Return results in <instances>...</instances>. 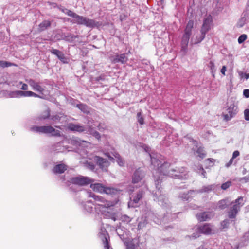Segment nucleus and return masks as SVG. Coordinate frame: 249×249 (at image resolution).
Instances as JSON below:
<instances>
[{
    "label": "nucleus",
    "instance_id": "4468645a",
    "mask_svg": "<svg viewBox=\"0 0 249 249\" xmlns=\"http://www.w3.org/2000/svg\"><path fill=\"white\" fill-rule=\"evenodd\" d=\"M212 22V16L209 15L204 19L203 24L200 30V32L207 34L211 29V25Z\"/></svg>",
    "mask_w": 249,
    "mask_h": 249
},
{
    "label": "nucleus",
    "instance_id": "2eb2a0df",
    "mask_svg": "<svg viewBox=\"0 0 249 249\" xmlns=\"http://www.w3.org/2000/svg\"><path fill=\"white\" fill-rule=\"evenodd\" d=\"M93 160L96 162L97 165L103 170H106L108 165V162L107 159L98 156L93 157Z\"/></svg>",
    "mask_w": 249,
    "mask_h": 249
},
{
    "label": "nucleus",
    "instance_id": "aec40b11",
    "mask_svg": "<svg viewBox=\"0 0 249 249\" xmlns=\"http://www.w3.org/2000/svg\"><path fill=\"white\" fill-rule=\"evenodd\" d=\"M67 169V166L64 163L55 165L52 169V172L55 175L63 173Z\"/></svg>",
    "mask_w": 249,
    "mask_h": 249
},
{
    "label": "nucleus",
    "instance_id": "c756f323",
    "mask_svg": "<svg viewBox=\"0 0 249 249\" xmlns=\"http://www.w3.org/2000/svg\"><path fill=\"white\" fill-rule=\"evenodd\" d=\"M124 242L126 247V249H136L137 246H138L137 240L136 239H133L128 243Z\"/></svg>",
    "mask_w": 249,
    "mask_h": 249
},
{
    "label": "nucleus",
    "instance_id": "49530a36",
    "mask_svg": "<svg viewBox=\"0 0 249 249\" xmlns=\"http://www.w3.org/2000/svg\"><path fill=\"white\" fill-rule=\"evenodd\" d=\"M231 185V182L230 181H228L225 183L222 184L221 186V188L222 190H225L228 188H229Z\"/></svg>",
    "mask_w": 249,
    "mask_h": 249
},
{
    "label": "nucleus",
    "instance_id": "473e14b6",
    "mask_svg": "<svg viewBox=\"0 0 249 249\" xmlns=\"http://www.w3.org/2000/svg\"><path fill=\"white\" fill-rule=\"evenodd\" d=\"M196 153L201 159H203L206 156V152L203 147H198L196 151Z\"/></svg>",
    "mask_w": 249,
    "mask_h": 249
},
{
    "label": "nucleus",
    "instance_id": "13d9d810",
    "mask_svg": "<svg viewBox=\"0 0 249 249\" xmlns=\"http://www.w3.org/2000/svg\"><path fill=\"white\" fill-rule=\"evenodd\" d=\"M243 180L245 182H249V176H247L242 178H241L239 179V181L241 182Z\"/></svg>",
    "mask_w": 249,
    "mask_h": 249
},
{
    "label": "nucleus",
    "instance_id": "f03ea898",
    "mask_svg": "<svg viewBox=\"0 0 249 249\" xmlns=\"http://www.w3.org/2000/svg\"><path fill=\"white\" fill-rule=\"evenodd\" d=\"M82 196L87 195L88 197H91L95 200L99 201L100 203H97L95 205L96 212L99 214L101 213L106 218H110L115 221L117 220L116 213L113 210L115 203L113 202L107 201L101 196H97L91 192H87L83 191Z\"/></svg>",
    "mask_w": 249,
    "mask_h": 249
},
{
    "label": "nucleus",
    "instance_id": "72a5a7b5",
    "mask_svg": "<svg viewBox=\"0 0 249 249\" xmlns=\"http://www.w3.org/2000/svg\"><path fill=\"white\" fill-rule=\"evenodd\" d=\"M102 240L104 244V249H112L109 245V236L108 234L107 233L106 235L103 234Z\"/></svg>",
    "mask_w": 249,
    "mask_h": 249
},
{
    "label": "nucleus",
    "instance_id": "37998d69",
    "mask_svg": "<svg viewBox=\"0 0 249 249\" xmlns=\"http://www.w3.org/2000/svg\"><path fill=\"white\" fill-rule=\"evenodd\" d=\"M85 166L91 171H94L95 169V165L91 162H88V161H86L84 163Z\"/></svg>",
    "mask_w": 249,
    "mask_h": 249
},
{
    "label": "nucleus",
    "instance_id": "423d86ee",
    "mask_svg": "<svg viewBox=\"0 0 249 249\" xmlns=\"http://www.w3.org/2000/svg\"><path fill=\"white\" fill-rule=\"evenodd\" d=\"M243 197L240 196L234 201H232L231 204H233L230 207L227 212L228 216L229 219H234L236 218L240 209L244 205Z\"/></svg>",
    "mask_w": 249,
    "mask_h": 249
},
{
    "label": "nucleus",
    "instance_id": "6e6d98bb",
    "mask_svg": "<svg viewBox=\"0 0 249 249\" xmlns=\"http://www.w3.org/2000/svg\"><path fill=\"white\" fill-rule=\"evenodd\" d=\"M244 118L246 121H249V109H246L244 111Z\"/></svg>",
    "mask_w": 249,
    "mask_h": 249
},
{
    "label": "nucleus",
    "instance_id": "cd10ccee",
    "mask_svg": "<svg viewBox=\"0 0 249 249\" xmlns=\"http://www.w3.org/2000/svg\"><path fill=\"white\" fill-rule=\"evenodd\" d=\"M194 192V190H191L187 193H181L179 194L178 197L183 201H188L190 198V195Z\"/></svg>",
    "mask_w": 249,
    "mask_h": 249
},
{
    "label": "nucleus",
    "instance_id": "a19ab883",
    "mask_svg": "<svg viewBox=\"0 0 249 249\" xmlns=\"http://www.w3.org/2000/svg\"><path fill=\"white\" fill-rule=\"evenodd\" d=\"M46 119L50 120V114L49 110L40 115L38 117V120L40 121L45 120Z\"/></svg>",
    "mask_w": 249,
    "mask_h": 249
},
{
    "label": "nucleus",
    "instance_id": "052dcab7",
    "mask_svg": "<svg viewBox=\"0 0 249 249\" xmlns=\"http://www.w3.org/2000/svg\"><path fill=\"white\" fill-rule=\"evenodd\" d=\"M234 159H233V158H231L229 160V162L225 164V167L227 168H229L231 165H232V164L233 163Z\"/></svg>",
    "mask_w": 249,
    "mask_h": 249
},
{
    "label": "nucleus",
    "instance_id": "774afa93",
    "mask_svg": "<svg viewBox=\"0 0 249 249\" xmlns=\"http://www.w3.org/2000/svg\"><path fill=\"white\" fill-rule=\"evenodd\" d=\"M113 156L115 158L117 159L118 158H120L121 157L120 155L117 152H114L112 153Z\"/></svg>",
    "mask_w": 249,
    "mask_h": 249
},
{
    "label": "nucleus",
    "instance_id": "a211bd4d",
    "mask_svg": "<svg viewBox=\"0 0 249 249\" xmlns=\"http://www.w3.org/2000/svg\"><path fill=\"white\" fill-rule=\"evenodd\" d=\"M50 52L52 54L56 55L63 63H67V59L62 52L53 48L50 50Z\"/></svg>",
    "mask_w": 249,
    "mask_h": 249
},
{
    "label": "nucleus",
    "instance_id": "2f4dec72",
    "mask_svg": "<svg viewBox=\"0 0 249 249\" xmlns=\"http://www.w3.org/2000/svg\"><path fill=\"white\" fill-rule=\"evenodd\" d=\"M92 185L93 186V189L95 191L104 193L106 186L101 183H95Z\"/></svg>",
    "mask_w": 249,
    "mask_h": 249
},
{
    "label": "nucleus",
    "instance_id": "603ef678",
    "mask_svg": "<svg viewBox=\"0 0 249 249\" xmlns=\"http://www.w3.org/2000/svg\"><path fill=\"white\" fill-rule=\"evenodd\" d=\"M208 67L210 68L212 72H213V71H215L216 69H215V64H214V63L212 61H211L209 64H208Z\"/></svg>",
    "mask_w": 249,
    "mask_h": 249
},
{
    "label": "nucleus",
    "instance_id": "1a4fd4ad",
    "mask_svg": "<svg viewBox=\"0 0 249 249\" xmlns=\"http://www.w3.org/2000/svg\"><path fill=\"white\" fill-rule=\"evenodd\" d=\"M238 107L233 101H229L227 103V113L223 114L224 119L226 121H230L237 113Z\"/></svg>",
    "mask_w": 249,
    "mask_h": 249
},
{
    "label": "nucleus",
    "instance_id": "f704fd0d",
    "mask_svg": "<svg viewBox=\"0 0 249 249\" xmlns=\"http://www.w3.org/2000/svg\"><path fill=\"white\" fill-rule=\"evenodd\" d=\"M11 66L17 67L18 65L14 63L4 60H0V68L4 69Z\"/></svg>",
    "mask_w": 249,
    "mask_h": 249
},
{
    "label": "nucleus",
    "instance_id": "b1692460",
    "mask_svg": "<svg viewBox=\"0 0 249 249\" xmlns=\"http://www.w3.org/2000/svg\"><path fill=\"white\" fill-rule=\"evenodd\" d=\"M201 234H209L211 233L212 229L210 224L205 223L202 225L199 226L197 228Z\"/></svg>",
    "mask_w": 249,
    "mask_h": 249
},
{
    "label": "nucleus",
    "instance_id": "412c9836",
    "mask_svg": "<svg viewBox=\"0 0 249 249\" xmlns=\"http://www.w3.org/2000/svg\"><path fill=\"white\" fill-rule=\"evenodd\" d=\"M68 129L71 131L83 132L86 130V126L78 124L71 123L69 124Z\"/></svg>",
    "mask_w": 249,
    "mask_h": 249
},
{
    "label": "nucleus",
    "instance_id": "864d4df0",
    "mask_svg": "<svg viewBox=\"0 0 249 249\" xmlns=\"http://www.w3.org/2000/svg\"><path fill=\"white\" fill-rule=\"evenodd\" d=\"M196 231L193 233L192 235V237L194 239H196L200 236L201 234L200 232H199V230L196 229Z\"/></svg>",
    "mask_w": 249,
    "mask_h": 249
},
{
    "label": "nucleus",
    "instance_id": "bf43d9fd",
    "mask_svg": "<svg viewBox=\"0 0 249 249\" xmlns=\"http://www.w3.org/2000/svg\"><path fill=\"white\" fill-rule=\"evenodd\" d=\"M243 96L248 98H249V89H245L243 90Z\"/></svg>",
    "mask_w": 249,
    "mask_h": 249
},
{
    "label": "nucleus",
    "instance_id": "338daca9",
    "mask_svg": "<svg viewBox=\"0 0 249 249\" xmlns=\"http://www.w3.org/2000/svg\"><path fill=\"white\" fill-rule=\"evenodd\" d=\"M149 61L147 59H142V64L143 65H148L149 64Z\"/></svg>",
    "mask_w": 249,
    "mask_h": 249
},
{
    "label": "nucleus",
    "instance_id": "9d476101",
    "mask_svg": "<svg viewBox=\"0 0 249 249\" xmlns=\"http://www.w3.org/2000/svg\"><path fill=\"white\" fill-rule=\"evenodd\" d=\"M145 194L143 189H140L137 192L133 193L130 196V200L128 202L129 208L136 207L139 201L142 198Z\"/></svg>",
    "mask_w": 249,
    "mask_h": 249
},
{
    "label": "nucleus",
    "instance_id": "de8ad7c7",
    "mask_svg": "<svg viewBox=\"0 0 249 249\" xmlns=\"http://www.w3.org/2000/svg\"><path fill=\"white\" fill-rule=\"evenodd\" d=\"M247 38V36L246 34H242L239 36L238 38V42L239 44H242Z\"/></svg>",
    "mask_w": 249,
    "mask_h": 249
},
{
    "label": "nucleus",
    "instance_id": "7ed1b4c3",
    "mask_svg": "<svg viewBox=\"0 0 249 249\" xmlns=\"http://www.w3.org/2000/svg\"><path fill=\"white\" fill-rule=\"evenodd\" d=\"M30 130L39 134L49 135L52 137H58L61 136V132L55 129L51 125H34L30 128Z\"/></svg>",
    "mask_w": 249,
    "mask_h": 249
},
{
    "label": "nucleus",
    "instance_id": "20e7f679",
    "mask_svg": "<svg viewBox=\"0 0 249 249\" xmlns=\"http://www.w3.org/2000/svg\"><path fill=\"white\" fill-rule=\"evenodd\" d=\"M194 27V21L190 20L186 24L181 41V51L183 53L187 51L188 43Z\"/></svg>",
    "mask_w": 249,
    "mask_h": 249
},
{
    "label": "nucleus",
    "instance_id": "4be33fe9",
    "mask_svg": "<svg viewBox=\"0 0 249 249\" xmlns=\"http://www.w3.org/2000/svg\"><path fill=\"white\" fill-rule=\"evenodd\" d=\"M231 204V203H230L229 198H226L219 200L217 202L216 209L219 210H223L227 208Z\"/></svg>",
    "mask_w": 249,
    "mask_h": 249
},
{
    "label": "nucleus",
    "instance_id": "bb28decb",
    "mask_svg": "<svg viewBox=\"0 0 249 249\" xmlns=\"http://www.w3.org/2000/svg\"><path fill=\"white\" fill-rule=\"evenodd\" d=\"M194 170L199 175L201 176L203 178H205L206 177V172L204 169L202 165L198 164L197 165H195Z\"/></svg>",
    "mask_w": 249,
    "mask_h": 249
},
{
    "label": "nucleus",
    "instance_id": "9b49d317",
    "mask_svg": "<svg viewBox=\"0 0 249 249\" xmlns=\"http://www.w3.org/2000/svg\"><path fill=\"white\" fill-rule=\"evenodd\" d=\"M127 54V53L121 54L117 53L113 55L110 56L109 59L112 63L125 64L128 60Z\"/></svg>",
    "mask_w": 249,
    "mask_h": 249
},
{
    "label": "nucleus",
    "instance_id": "58836bf2",
    "mask_svg": "<svg viewBox=\"0 0 249 249\" xmlns=\"http://www.w3.org/2000/svg\"><path fill=\"white\" fill-rule=\"evenodd\" d=\"M63 114L61 113L57 114L55 115H50V120L53 121L54 123L59 122L62 117Z\"/></svg>",
    "mask_w": 249,
    "mask_h": 249
},
{
    "label": "nucleus",
    "instance_id": "e2e57ef3",
    "mask_svg": "<svg viewBox=\"0 0 249 249\" xmlns=\"http://www.w3.org/2000/svg\"><path fill=\"white\" fill-rule=\"evenodd\" d=\"M240 154L238 150L234 151L232 154V158L233 159L236 158L237 157H238Z\"/></svg>",
    "mask_w": 249,
    "mask_h": 249
},
{
    "label": "nucleus",
    "instance_id": "c9c22d12",
    "mask_svg": "<svg viewBox=\"0 0 249 249\" xmlns=\"http://www.w3.org/2000/svg\"><path fill=\"white\" fill-rule=\"evenodd\" d=\"M201 35L198 36H196V38L194 40L193 43L194 44H197L202 42L205 38L206 34L203 32H200Z\"/></svg>",
    "mask_w": 249,
    "mask_h": 249
},
{
    "label": "nucleus",
    "instance_id": "4c0bfd02",
    "mask_svg": "<svg viewBox=\"0 0 249 249\" xmlns=\"http://www.w3.org/2000/svg\"><path fill=\"white\" fill-rule=\"evenodd\" d=\"M76 38H77V36H74V35H68V36L62 35L61 38H59L58 39V40L64 39L66 41L71 42H72Z\"/></svg>",
    "mask_w": 249,
    "mask_h": 249
},
{
    "label": "nucleus",
    "instance_id": "f3484780",
    "mask_svg": "<svg viewBox=\"0 0 249 249\" xmlns=\"http://www.w3.org/2000/svg\"><path fill=\"white\" fill-rule=\"evenodd\" d=\"M26 81L32 87L33 90L41 93H42L44 91V88L42 87L38 83L36 82L35 80L32 79H30L29 80H27Z\"/></svg>",
    "mask_w": 249,
    "mask_h": 249
},
{
    "label": "nucleus",
    "instance_id": "f8f14e48",
    "mask_svg": "<svg viewBox=\"0 0 249 249\" xmlns=\"http://www.w3.org/2000/svg\"><path fill=\"white\" fill-rule=\"evenodd\" d=\"M145 175V174L143 170L140 168L137 169L132 175V183L133 185L138 183L140 186V184H142L141 181Z\"/></svg>",
    "mask_w": 249,
    "mask_h": 249
},
{
    "label": "nucleus",
    "instance_id": "393cba45",
    "mask_svg": "<svg viewBox=\"0 0 249 249\" xmlns=\"http://www.w3.org/2000/svg\"><path fill=\"white\" fill-rule=\"evenodd\" d=\"M120 190L111 187H105L104 193L109 195H117L120 194Z\"/></svg>",
    "mask_w": 249,
    "mask_h": 249
},
{
    "label": "nucleus",
    "instance_id": "5701e85b",
    "mask_svg": "<svg viewBox=\"0 0 249 249\" xmlns=\"http://www.w3.org/2000/svg\"><path fill=\"white\" fill-rule=\"evenodd\" d=\"M116 232L122 241H124L126 239V229L124 227L118 226Z\"/></svg>",
    "mask_w": 249,
    "mask_h": 249
},
{
    "label": "nucleus",
    "instance_id": "a18cd8bd",
    "mask_svg": "<svg viewBox=\"0 0 249 249\" xmlns=\"http://www.w3.org/2000/svg\"><path fill=\"white\" fill-rule=\"evenodd\" d=\"M9 95L11 98H19V90L11 91Z\"/></svg>",
    "mask_w": 249,
    "mask_h": 249
},
{
    "label": "nucleus",
    "instance_id": "c03bdc74",
    "mask_svg": "<svg viewBox=\"0 0 249 249\" xmlns=\"http://www.w3.org/2000/svg\"><path fill=\"white\" fill-rule=\"evenodd\" d=\"M121 220L122 222H126V223H129L131 221L132 218H130L128 215L124 214L121 216Z\"/></svg>",
    "mask_w": 249,
    "mask_h": 249
},
{
    "label": "nucleus",
    "instance_id": "4d7b16f0",
    "mask_svg": "<svg viewBox=\"0 0 249 249\" xmlns=\"http://www.w3.org/2000/svg\"><path fill=\"white\" fill-rule=\"evenodd\" d=\"M206 162H208L209 166H213L214 162L215 161V160L212 158H208L206 160Z\"/></svg>",
    "mask_w": 249,
    "mask_h": 249
},
{
    "label": "nucleus",
    "instance_id": "6ab92c4d",
    "mask_svg": "<svg viewBox=\"0 0 249 249\" xmlns=\"http://www.w3.org/2000/svg\"><path fill=\"white\" fill-rule=\"evenodd\" d=\"M249 9H246L242 15L241 18L238 20L237 23V27L239 28L243 27L245 24L247 19L249 18Z\"/></svg>",
    "mask_w": 249,
    "mask_h": 249
},
{
    "label": "nucleus",
    "instance_id": "7c9ffc66",
    "mask_svg": "<svg viewBox=\"0 0 249 249\" xmlns=\"http://www.w3.org/2000/svg\"><path fill=\"white\" fill-rule=\"evenodd\" d=\"M214 187V184L203 186L201 189L197 190L198 193H209L211 192Z\"/></svg>",
    "mask_w": 249,
    "mask_h": 249
},
{
    "label": "nucleus",
    "instance_id": "8fccbe9b",
    "mask_svg": "<svg viewBox=\"0 0 249 249\" xmlns=\"http://www.w3.org/2000/svg\"><path fill=\"white\" fill-rule=\"evenodd\" d=\"M31 91H21L19 90L20 97H30Z\"/></svg>",
    "mask_w": 249,
    "mask_h": 249
},
{
    "label": "nucleus",
    "instance_id": "69168bd1",
    "mask_svg": "<svg viewBox=\"0 0 249 249\" xmlns=\"http://www.w3.org/2000/svg\"><path fill=\"white\" fill-rule=\"evenodd\" d=\"M226 71V66H223L221 69V72L222 74L224 75H225V72Z\"/></svg>",
    "mask_w": 249,
    "mask_h": 249
},
{
    "label": "nucleus",
    "instance_id": "3c124183",
    "mask_svg": "<svg viewBox=\"0 0 249 249\" xmlns=\"http://www.w3.org/2000/svg\"><path fill=\"white\" fill-rule=\"evenodd\" d=\"M75 185L72 184L71 186V184L70 186H68L69 187V191L71 193H76L77 192V189L76 187L74 186Z\"/></svg>",
    "mask_w": 249,
    "mask_h": 249
},
{
    "label": "nucleus",
    "instance_id": "0e129e2a",
    "mask_svg": "<svg viewBox=\"0 0 249 249\" xmlns=\"http://www.w3.org/2000/svg\"><path fill=\"white\" fill-rule=\"evenodd\" d=\"M105 154L107 157H108V158L110 161H112L114 160V158L113 157H112L109 153L107 152V153H106Z\"/></svg>",
    "mask_w": 249,
    "mask_h": 249
},
{
    "label": "nucleus",
    "instance_id": "39448f33",
    "mask_svg": "<svg viewBox=\"0 0 249 249\" xmlns=\"http://www.w3.org/2000/svg\"><path fill=\"white\" fill-rule=\"evenodd\" d=\"M73 18H74L71 22L73 24L84 25L87 27L93 28L98 27L101 24L99 22L96 21L94 19H89L82 16H80L75 13Z\"/></svg>",
    "mask_w": 249,
    "mask_h": 249
},
{
    "label": "nucleus",
    "instance_id": "dca6fc26",
    "mask_svg": "<svg viewBox=\"0 0 249 249\" xmlns=\"http://www.w3.org/2000/svg\"><path fill=\"white\" fill-rule=\"evenodd\" d=\"M213 214L211 212H204L199 213L196 215L197 220L199 221H206L211 219Z\"/></svg>",
    "mask_w": 249,
    "mask_h": 249
},
{
    "label": "nucleus",
    "instance_id": "e433bc0d",
    "mask_svg": "<svg viewBox=\"0 0 249 249\" xmlns=\"http://www.w3.org/2000/svg\"><path fill=\"white\" fill-rule=\"evenodd\" d=\"M60 11H61L62 12L65 13L66 15L71 17L73 18L75 13L73 12L71 10H69L68 9H67L64 7H60L59 8Z\"/></svg>",
    "mask_w": 249,
    "mask_h": 249
},
{
    "label": "nucleus",
    "instance_id": "680f3d73",
    "mask_svg": "<svg viewBox=\"0 0 249 249\" xmlns=\"http://www.w3.org/2000/svg\"><path fill=\"white\" fill-rule=\"evenodd\" d=\"M92 136L94 137L97 140L100 139L101 136L100 133L96 130L94 133L92 134Z\"/></svg>",
    "mask_w": 249,
    "mask_h": 249
},
{
    "label": "nucleus",
    "instance_id": "79ce46f5",
    "mask_svg": "<svg viewBox=\"0 0 249 249\" xmlns=\"http://www.w3.org/2000/svg\"><path fill=\"white\" fill-rule=\"evenodd\" d=\"M137 122L140 125H143L144 124V118L142 116V112H139L137 114Z\"/></svg>",
    "mask_w": 249,
    "mask_h": 249
},
{
    "label": "nucleus",
    "instance_id": "f257e3e1",
    "mask_svg": "<svg viewBox=\"0 0 249 249\" xmlns=\"http://www.w3.org/2000/svg\"><path fill=\"white\" fill-rule=\"evenodd\" d=\"M150 156L151 164L158 169L160 174L157 178L154 176L156 190L152 192L153 199L162 207H167L169 206L168 200L166 196L163 193L161 183L165 177L164 176L169 177L170 170L169 168L170 164L168 162H164L163 163H161V162L157 157H154L151 154H150Z\"/></svg>",
    "mask_w": 249,
    "mask_h": 249
},
{
    "label": "nucleus",
    "instance_id": "6e6552de",
    "mask_svg": "<svg viewBox=\"0 0 249 249\" xmlns=\"http://www.w3.org/2000/svg\"><path fill=\"white\" fill-rule=\"evenodd\" d=\"M90 183V179L87 177L79 175L76 177H71L70 179L65 182L67 186H70L71 184L80 186L87 185Z\"/></svg>",
    "mask_w": 249,
    "mask_h": 249
},
{
    "label": "nucleus",
    "instance_id": "0eeeda50",
    "mask_svg": "<svg viewBox=\"0 0 249 249\" xmlns=\"http://www.w3.org/2000/svg\"><path fill=\"white\" fill-rule=\"evenodd\" d=\"M169 177L174 179H186L189 177L188 172L184 167H176L170 170Z\"/></svg>",
    "mask_w": 249,
    "mask_h": 249
},
{
    "label": "nucleus",
    "instance_id": "09e8293b",
    "mask_svg": "<svg viewBox=\"0 0 249 249\" xmlns=\"http://www.w3.org/2000/svg\"><path fill=\"white\" fill-rule=\"evenodd\" d=\"M86 130L85 132L87 133H89L90 135H92V134L96 131V130L93 128L92 126H86Z\"/></svg>",
    "mask_w": 249,
    "mask_h": 249
},
{
    "label": "nucleus",
    "instance_id": "c85d7f7f",
    "mask_svg": "<svg viewBox=\"0 0 249 249\" xmlns=\"http://www.w3.org/2000/svg\"><path fill=\"white\" fill-rule=\"evenodd\" d=\"M76 107L84 113L88 114L89 112V108L86 104L79 103L76 104Z\"/></svg>",
    "mask_w": 249,
    "mask_h": 249
},
{
    "label": "nucleus",
    "instance_id": "a878e982",
    "mask_svg": "<svg viewBox=\"0 0 249 249\" xmlns=\"http://www.w3.org/2000/svg\"><path fill=\"white\" fill-rule=\"evenodd\" d=\"M51 25V22L49 20H44L38 25V31L42 32L49 28Z\"/></svg>",
    "mask_w": 249,
    "mask_h": 249
},
{
    "label": "nucleus",
    "instance_id": "ea45409f",
    "mask_svg": "<svg viewBox=\"0 0 249 249\" xmlns=\"http://www.w3.org/2000/svg\"><path fill=\"white\" fill-rule=\"evenodd\" d=\"M232 220L231 221L230 219H226L223 220L220 223L221 228L222 229L228 228L231 222H232Z\"/></svg>",
    "mask_w": 249,
    "mask_h": 249
},
{
    "label": "nucleus",
    "instance_id": "5fc2aeb1",
    "mask_svg": "<svg viewBox=\"0 0 249 249\" xmlns=\"http://www.w3.org/2000/svg\"><path fill=\"white\" fill-rule=\"evenodd\" d=\"M116 161L120 166H123L124 165V161L121 156L116 159Z\"/></svg>",
    "mask_w": 249,
    "mask_h": 249
},
{
    "label": "nucleus",
    "instance_id": "ddd939ff",
    "mask_svg": "<svg viewBox=\"0 0 249 249\" xmlns=\"http://www.w3.org/2000/svg\"><path fill=\"white\" fill-rule=\"evenodd\" d=\"M95 200V203H94L91 200H88L86 202L83 201H79V203L81 205L83 209L85 211L89 213H92L93 212L94 210H95V205L97 203H100L99 201H97Z\"/></svg>",
    "mask_w": 249,
    "mask_h": 249
}]
</instances>
